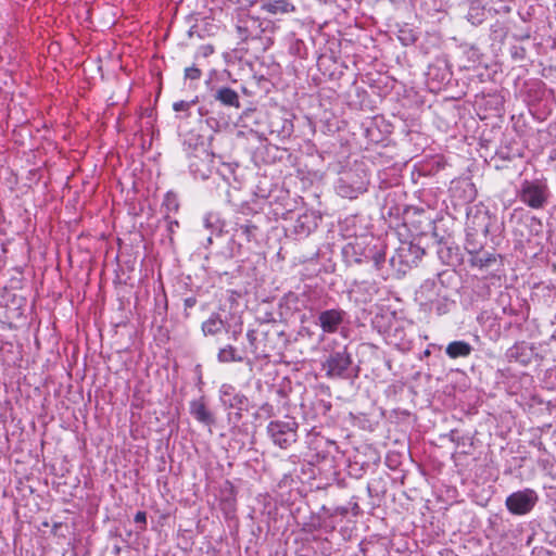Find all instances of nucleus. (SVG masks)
I'll return each instance as SVG.
<instances>
[{
  "mask_svg": "<svg viewBox=\"0 0 556 556\" xmlns=\"http://www.w3.org/2000/svg\"><path fill=\"white\" fill-rule=\"evenodd\" d=\"M427 306L429 311H433L438 316H442L447 314L455 306V301L450 299L446 290Z\"/></svg>",
  "mask_w": 556,
  "mask_h": 556,
  "instance_id": "412c9836",
  "label": "nucleus"
},
{
  "mask_svg": "<svg viewBox=\"0 0 556 556\" xmlns=\"http://www.w3.org/2000/svg\"><path fill=\"white\" fill-rule=\"evenodd\" d=\"M538 502V493L533 489L527 488L509 494L506 497L505 505L510 514L523 516L529 514Z\"/></svg>",
  "mask_w": 556,
  "mask_h": 556,
  "instance_id": "1a4fd4ad",
  "label": "nucleus"
},
{
  "mask_svg": "<svg viewBox=\"0 0 556 556\" xmlns=\"http://www.w3.org/2000/svg\"><path fill=\"white\" fill-rule=\"evenodd\" d=\"M197 303V299L193 296L186 298L184 300L185 308H192Z\"/></svg>",
  "mask_w": 556,
  "mask_h": 556,
  "instance_id": "58836bf2",
  "label": "nucleus"
},
{
  "mask_svg": "<svg viewBox=\"0 0 556 556\" xmlns=\"http://www.w3.org/2000/svg\"><path fill=\"white\" fill-rule=\"evenodd\" d=\"M510 55L514 60H523L526 56V49L521 46H513L510 48Z\"/></svg>",
  "mask_w": 556,
  "mask_h": 556,
  "instance_id": "c9c22d12",
  "label": "nucleus"
},
{
  "mask_svg": "<svg viewBox=\"0 0 556 556\" xmlns=\"http://www.w3.org/2000/svg\"><path fill=\"white\" fill-rule=\"evenodd\" d=\"M305 308L308 309L309 312H313L317 308V306H315L314 304H311V305H305Z\"/></svg>",
  "mask_w": 556,
  "mask_h": 556,
  "instance_id": "c03bdc74",
  "label": "nucleus"
},
{
  "mask_svg": "<svg viewBox=\"0 0 556 556\" xmlns=\"http://www.w3.org/2000/svg\"><path fill=\"white\" fill-rule=\"evenodd\" d=\"M203 224L206 229L211 230V236L206 238L207 244H211L213 241L212 236L215 233L219 235L223 230L224 224L222 223L218 214L213 212L205 214L203 218Z\"/></svg>",
  "mask_w": 556,
  "mask_h": 556,
  "instance_id": "393cba45",
  "label": "nucleus"
},
{
  "mask_svg": "<svg viewBox=\"0 0 556 556\" xmlns=\"http://www.w3.org/2000/svg\"><path fill=\"white\" fill-rule=\"evenodd\" d=\"M257 227L251 223L248 224H238L233 237L239 239H243L247 242H250L255 237V231Z\"/></svg>",
  "mask_w": 556,
  "mask_h": 556,
  "instance_id": "bb28decb",
  "label": "nucleus"
},
{
  "mask_svg": "<svg viewBox=\"0 0 556 556\" xmlns=\"http://www.w3.org/2000/svg\"><path fill=\"white\" fill-rule=\"evenodd\" d=\"M185 79L189 80H199L202 76V71L195 65L189 66L185 68L184 73Z\"/></svg>",
  "mask_w": 556,
  "mask_h": 556,
  "instance_id": "473e14b6",
  "label": "nucleus"
},
{
  "mask_svg": "<svg viewBox=\"0 0 556 556\" xmlns=\"http://www.w3.org/2000/svg\"><path fill=\"white\" fill-rule=\"evenodd\" d=\"M444 291H446V287L441 279H427L419 287L416 296L421 305L427 306Z\"/></svg>",
  "mask_w": 556,
  "mask_h": 556,
  "instance_id": "4468645a",
  "label": "nucleus"
},
{
  "mask_svg": "<svg viewBox=\"0 0 556 556\" xmlns=\"http://www.w3.org/2000/svg\"><path fill=\"white\" fill-rule=\"evenodd\" d=\"M240 331H241V329H239L238 331H237V330H235V331L232 332V339H233V340H237V336H238V333H240Z\"/></svg>",
  "mask_w": 556,
  "mask_h": 556,
  "instance_id": "49530a36",
  "label": "nucleus"
},
{
  "mask_svg": "<svg viewBox=\"0 0 556 556\" xmlns=\"http://www.w3.org/2000/svg\"><path fill=\"white\" fill-rule=\"evenodd\" d=\"M261 410L266 413L268 416H273L274 415V407L273 405L268 404V403H265L261 406Z\"/></svg>",
  "mask_w": 556,
  "mask_h": 556,
  "instance_id": "ea45409f",
  "label": "nucleus"
},
{
  "mask_svg": "<svg viewBox=\"0 0 556 556\" xmlns=\"http://www.w3.org/2000/svg\"><path fill=\"white\" fill-rule=\"evenodd\" d=\"M318 217L313 212H305L300 214L294 222L293 230L299 237H307L313 230L317 228Z\"/></svg>",
  "mask_w": 556,
  "mask_h": 556,
  "instance_id": "f3484780",
  "label": "nucleus"
},
{
  "mask_svg": "<svg viewBox=\"0 0 556 556\" xmlns=\"http://www.w3.org/2000/svg\"><path fill=\"white\" fill-rule=\"evenodd\" d=\"M199 51L203 56H208L214 52V48L211 45H205L201 46Z\"/></svg>",
  "mask_w": 556,
  "mask_h": 556,
  "instance_id": "4c0bfd02",
  "label": "nucleus"
},
{
  "mask_svg": "<svg viewBox=\"0 0 556 556\" xmlns=\"http://www.w3.org/2000/svg\"><path fill=\"white\" fill-rule=\"evenodd\" d=\"M353 509H355V510L359 509V507H358V505L356 503L354 504Z\"/></svg>",
  "mask_w": 556,
  "mask_h": 556,
  "instance_id": "09e8293b",
  "label": "nucleus"
},
{
  "mask_svg": "<svg viewBox=\"0 0 556 556\" xmlns=\"http://www.w3.org/2000/svg\"><path fill=\"white\" fill-rule=\"evenodd\" d=\"M551 496L556 501V488L552 489Z\"/></svg>",
  "mask_w": 556,
  "mask_h": 556,
  "instance_id": "de8ad7c7",
  "label": "nucleus"
},
{
  "mask_svg": "<svg viewBox=\"0 0 556 556\" xmlns=\"http://www.w3.org/2000/svg\"><path fill=\"white\" fill-rule=\"evenodd\" d=\"M217 361L223 364L247 362L248 365H252L251 359H245V357L240 354L233 345L230 344L219 349L217 353Z\"/></svg>",
  "mask_w": 556,
  "mask_h": 556,
  "instance_id": "aec40b11",
  "label": "nucleus"
},
{
  "mask_svg": "<svg viewBox=\"0 0 556 556\" xmlns=\"http://www.w3.org/2000/svg\"><path fill=\"white\" fill-rule=\"evenodd\" d=\"M381 258H382V256L380 254L375 256L376 266H379Z\"/></svg>",
  "mask_w": 556,
  "mask_h": 556,
  "instance_id": "37998d69",
  "label": "nucleus"
},
{
  "mask_svg": "<svg viewBox=\"0 0 556 556\" xmlns=\"http://www.w3.org/2000/svg\"><path fill=\"white\" fill-rule=\"evenodd\" d=\"M189 412L198 422L208 428H211L216 422V418L207 407L204 396L192 400L189 404Z\"/></svg>",
  "mask_w": 556,
  "mask_h": 556,
  "instance_id": "2eb2a0df",
  "label": "nucleus"
},
{
  "mask_svg": "<svg viewBox=\"0 0 556 556\" xmlns=\"http://www.w3.org/2000/svg\"><path fill=\"white\" fill-rule=\"evenodd\" d=\"M184 151L189 159V169L195 179H206L212 174L214 155L208 152L198 135H189L184 140Z\"/></svg>",
  "mask_w": 556,
  "mask_h": 556,
  "instance_id": "f03ea898",
  "label": "nucleus"
},
{
  "mask_svg": "<svg viewBox=\"0 0 556 556\" xmlns=\"http://www.w3.org/2000/svg\"><path fill=\"white\" fill-rule=\"evenodd\" d=\"M206 84L212 100L227 109L238 110L241 108L240 97L236 90L228 86H211L208 83Z\"/></svg>",
  "mask_w": 556,
  "mask_h": 556,
  "instance_id": "ddd939ff",
  "label": "nucleus"
},
{
  "mask_svg": "<svg viewBox=\"0 0 556 556\" xmlns=\"http://www.w3.org/2000/svg\"><path fill=\"white\" fill-rule=\"evenodd\" d=\"M533 354V349L527 342L521 341L509 348L505 356L509 363H518L522 366H527L531 363Z\"/></svg>",
  "mask_w": 556,
  "mask_h": 556,
  "instance_id": "dca6fc26",
  "label": "nucleus"
},
{
  "mask_svg": "<svg viewBox=\"0 0 556 556\" xmlns=\"http://www.w3.org/2000/svg\"><path fill=\"white\" fill-rule=\"evenodd\" d=\"M225 328V323L220 316L213 313L205 321L202 323L201 329L204 336H215L220 333Z\"/></svg>",
  "mask_w": 556,
  "mask_h": 556,
  "instance_id": "5701e85b",
  "label": "nucleus"
},
{
  "mask_svg": "<svg viewBox=\"0 0 556 556\" xmlns=\"http://www.w3.org/2000/svg\"><path fill=\"white\" fill-rule=\"evenodd\" d=\"M299 424L294 417L286 416L283 420H271L266 433L274 445L287 450L298 440Z\"/></svg>",
  "mask_w": 556,
  "mask_h": 556,
  "instance_id": "7ed1b4c3",
  "label": "nucleus"
},
{
  "mask_svg": "<svg viewBox=\"0 0 556 556\" xmlns=\"http://www.w3.org/2000/svg\"><path fill=\"white\" fill-rule=\"evenodd\" d=\"M162 205L165 207L167 214L170 212H177L179 208L178 199L172 192L166 193Z\"/></svg>",
  "mask_w": 556,
  "mask_h": 556,
  "instance_id": "c756f323",
  "label": "nucleus"
},
{
  "mask_svg": "<svg viewBox=\"0 0 556 556\" xmlns=\"http://www.w3.org/2000/svg\"><path fill=\"white\" fill-rule=\"evenodd\" d=\"M247 339H248V342H249L250 352L255 356V358H260L262 355L258 352L257 331L254 330V329L248 330Z\"/></svg>",
  "mask_w": 556,
  "mask_h": 556,
  "instance_id": "c85d7f7f",
  "label": "nucleus"
},
{
  "mask_svg": "<svg viewBox=\"0 0 556 556\" xmlns=\"http://www.w3.org/2000/svg\"><path fill=\"white\" fill-rule=\"evenodd\" d=\"M217 174L223 177L227 182L229 181V176L233 174V167L230 164L223 163L220 167L217 168Z\"/></svg>",
  "mask_w": 556,
  "mask_h": 556,
  "instance_id": "f704fd0d",
  "label": "nucleus"
},
{
  "mask_svg": "<svg viewBox=\"0 0 556 556\" xmlns=\"http://www.w3.org/2000/svg\"><path fill=\"white\" fill-rule=\"evenodd\" d=\"M473 348L466 341H452L445 349L446 355L452 358L467 357L471 354Z\"/></svg>",
  "mask_w": 556,
  "mask_h": 556,
  "instance_id": "4be33fe9",
  "label": "nucleus"
},
{
  "mask_svg": "<svg viewBox=\"0 0 556 556\" xmlns=\"http://www.w3.org/2000/svg\"><path fill=\"white\" fill-rule=\"evenodd\" d=\"M469 258L468 263L471 267L478 268L480 270L489 269L492 267L497 258L496 254L485 251L484 249L478 251L477 253H468Z\"/></svg>",
  "mask_w": 556,
  "mask_h": 556,
  "instance_id": "6ab92c4d",
  "label": "nucleus"
},
{
  "mask_svg": "<svg viewBox=\"0 0 556 556\" xmlns=\"http://www.w3.org/2000/svg\"><path fill=\"white\" fill-rule=\"evenodd\" d=\"M549 189L545 180H523L518 191L520 201L533 210H542L548 203Z\"/></svg>",
  "mask_w": 556,
  "mask_h": 556,
  "instance_id": "20e7f679",
  "label": "nucleus"
},
{
  "mask_svg": "<svg viewBox=\"0 0 556 556\" xmlns=\"http://www.w3.org/2000/svg\"><path fill=\"white\" fill-rule=\"evenodd\" d=\"M289 52L293 55L304 58L306 55V46L302 39L295 38L294 35L289 37Z\"/></svg>",
  "mask_w": 556,
  "mask_h": 556,
  "instance_id": "cd10ccee",
  "label": "nucleus"
},
{
  "mask_svg": "<svg viewBox=\"0 0 556 556\" xmlns=\"http://www.w3.org/2000/svg\"><path fill=\"white\" fill-rule=\"evenodd\" d=\"M165 220H166V231H167V236L169 238V241L172 242L173 241V236L174 233L176 232V230L179 228V223L178 220L176 219H172L169 217V215H166L165 216Z\"/></svg>",
  "mask_w": 556,
  "mask_h": 556,
  "instance_id": "72a5a7b5",
  "label": "nucleus"
},
{
  "mask_svg": "<svg viewBox=\"0 0 556 556\" xmlns=\"http://www.w3.org/2000/svg\"><path fill=\"white\" fill-rule=\"evenodd\" d=\"M240 249V244H236L235 240H231L228 247L212 256V263L215 265H223L225 262H230Z\"/></svg>",
  "mask_w": 556,
  "mask_h": 556,
  "instance_id": "a878e982",
  "label": "nucleus"
},
{
  "mask_svg": "<svg viewBox=\"0 0 556 556\" xmlns=\"http://www.w3.org/2000/svg\"><path fill=\"white\" fill-rule=\"evenodd\" d=\"M235 26L241 41L257 43L262 50L274 43V34L278 28L271 20L255 16L245 10L237 13Z\"/></svg>",
  "mask_w": 556,
  "mask_h": 556,
  "instance_id": "f257e3e1",
  "label": "nucleus"
},
{
  "mask_svg": "<svg viewBox=\"0 0 556 556\" xmlns=\"http://www.w3.org/2000/svg\"><path fill=\"white\" fill-rule=\"evenodd\" d=\"M197 100H192V101H177V102H174L173 104V110L175 112H186L187 113V116H189V111L191 109V106L193 104H195Z\"/></svg>",
  "mask_w": 556,
  "mask_h": 556,
  "instance_id": "2f4dec72",
  "label": "nucleus"
},
{
  "mask_svg": "<svg viewBox=\"0 0 556 556\" xmlns=\"http://www.w3.org/2000/svg\"><path fill=\"white\" fill-rule=\"evenodd\" d=\"M134 521L136 523H140L141 525L140 529L144 530L146 526H147V514H146V511H143V510L137 511L135 517H134Z\"/></svg>",
  "mask_w": 556,
  "mask_h": 556,
  "instance_id": "e433bc0d",
  "label": "nucleus"
},
{
  "mask_svg": "<svg viewBox=\"0 0 556 556\" xmlns=\"http://www.w3.org/2000/svg\"><path fill=\"white\" fill-rule=\"evenodd\" d=\"M495 167H496V168H503L504 166H503V165H498V164H496V165H495Z\"/></svg>",
  "mask_w": 556,
  "mask_h": 556,
  "instance_id": "8fccbe9b",
  "label": "nucleus"
},
{
  "mask_svg": "<svg viewBox=\"0 0 556 556\" xmlns=\"http://www.w3.org/2000/svg\"><path fill=\"white\" fill-rule=\"evenodd\" d=\"M348 513H349V508L345 506H339L336 508V515L346 516Z\"/></svg>",
  "mask_w": 556,
  "mask_h": 556,
  "instance_id": "a19ab883",
  "label": "nucleus"
},
{
  "mask_svg": "<svg viewBox=\"0 0 556 556\" xmlns=\"http://www.w3.org/2000/svg\"><path fill=\"white\" fill-rule=\"evenodd\" d=\"M517 156H520V154L508 147H501L495 153V157L501 161H511Z\"/></svg>",
  "mask_w": 556,
  "mask_h": 556,
  "instance_id": "7c9ffc66",
  "label": "nucleus"
},
{
  "mask_svg": "<svg viewBox=\"0 0 556 556\" xmlns=\"http://www.w3.org/2000/svg\"><path fill=\"white\" fill-rule=\"evenodd\" d=\"M368 182L364 170H344L337 180L336 191L342 198L356 199L367 190Z\"/></svg>",
  "mask_w": 556,
  "mask_h": 556,
  "instance_id": "39448f33",
  "label": "nucleus"
},
{
  "mask_svg": "<svg viewBox=\"0 0 556 556\" xmlns=\"http://www.w3.org/2000/svg\"><path fill=\"white\" fill-rule=\"evenodd\" d=\"M219 402L225 409H235L237 420L242 418V412L248 409L249 399L230 383H223L218 390Z\"/></svg>",
  "mask_w": 556,
  "mask_h": 556,
  "instance_id": "9d476101",
  "label": "nucleus"
},
{
  "mask_svg": "<svg viewBox=\"0 0 556 556\" xmlns=\"http://www.w3.org/2000/svg\"><path fill=\"white\" fill-rule=\"evenodd\" d=\"M486 237L485 233L480 237L473 231L466 230L465 250L467 253H477L482 250L486 243Z\"/></svg>",
  "mask_w": 556,
  "mask_h": 556,
  "instance_id": "b1692460",
  "label": "nucleus"
},
{
  "mask_svg": "<svg viewBox=\"0 0 556 556\" xmlns=\"http://www.w3.org/2000/svg\"><path fill=\"white\" fill-rule=\"evenodd\" d=\"M261 9L273 15L288 14L295 11L291 0H261Z\"/></svg>",
  "mask_w": 556,
  "mask_h": 556,
  "instance_id": "a211bd4d",
  "label": "nucleus"
},
{
  "mask_svg": "<svg viewBox=\"0 0 556 556\" xmlns=\"http://www.w3.org/2000/svg\"><path fill=\"white\" fill-rule=\"evenodd\" d=\"M467 187H469L470 189V194L468 197V200H472L473 199V195H475V191H473V188L471 185L467 184Z\"/></svg>",
  "mask_w": 556,
  "mask_h": 556,
  "instance_id": "79ce46f5",
  "label": "nucleus"
},
{
  "mask_svg": "<svg viewBox=\"0 0 556 556\" xmlns=\"http://www.w3.org/2000/svg\"><path fill=\"white\" fill-rule=\"evenodd\" d=\"M348 313L339 307L319 311L315 318V325L318 326L323 336L340 332L348 323Z\"/></svg>",
  "mask_w": 556,
  "mask_h": 556,
  "instance_id": "6e6552de",
  "label": "nucleus"
},
{
  "mask_svg": "<svg viewBox=\"0 0 556 556\" xmlns=\"http://www.w3.org/2000/svg\"><path fill=\"white\" fill-rule=\"evenodd\" d=\"M496 217L492 216L485 208L475 207L467 212L466 230L473 231L478 236L489 235L492 230Z\"/></svg>",
  "mask_w": 556,
  "mask_h": 556,
  "instance_id": "f8f14e48",
  "label": "nucleus"
},
{
  "mask_svg": "<svg viewBox=\"0 0 556 556\" xmlns=\"http://www.w3.org/2000/svg\"><path fill=\"white\" fill-rule=\"evenodd\" d=\"M215 271H216L218 275H227V274H228V271H227L226 269H225V270H222V269L217 268Z\"/></svg>",
  "mask_w": 556,
  "mask_h": 556,
  "instance_id": "a18cd8bd",
  "label": "nucleus"
},
{
  "mask_svg": "<svg viewBox=\"0 0 556 556\" xmlns=\"http://www.w3.org/2000/svg\"><path fill=\"white\" fill-rule=\"evenodd\" d=\"M425 254V250L413 242H402L390 257L391 266L397 271L405 274L409 268L416 266Z\"/></svg>",
  "mask_w": 556,
  "mask_h": 556,
  "instance_id": "0eeeda50",
  "label": "nucleus"
},
{
  "mask_svg": "<svg viewBox=\"0 0 556 556\" xmlns=\"http://www.w3.org/2000/svg\"><path fill=\"white\" fill-rule=\"evenodd\" d=\"M352 355L348 352V348L342 350L332 351L323 362L321 367L325 375L329 379H350L352 374Z\"/></svg>",
  "mask_w": 556,
  "mask_h": 556,
  "instance_id": "423d86ee",
  "label": "nucleus"
},
{
  "mask_svg": "<svg viewBox=\"0 0 556 556\" xmlns=\"http://www.w3.org/2000/svg\"><path fill=\"white\" fill-rule=\"evenodd\" d=\"M294 114L283 108H278L268 114V128L271 135L288 139L294 130Z\"/></svg>",
  "mask_w": 556,
  "mask_h": 556,
  "instance_id": "9b49d317",
  "label": "nucleus"
}]
</instances>
